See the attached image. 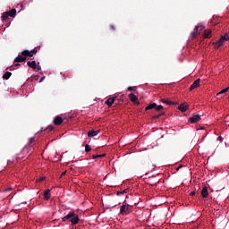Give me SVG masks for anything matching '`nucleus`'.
<instances>
[{
	"instance_id": "nucleus-42",
	"label": "nucleus",
	"mask_w": 229,
	"mask_h": 229,
	"mask_svg": "<svg viewBox=\"0 0 229 229\" xmlns=\"http://www.w3.org/2000/svg\"><path fill=\"white\" fill-rule=\"evenodd\" d=\"M174 104H172V105H178V103H176V102H173Z\"/></svg>"
},
{
	"instance_id": "nucleus-8",
	"label": "nucleus",
	"mask_w": 229,
	"mask_h": 229,
	"mask_svg": "<svg viewBox=\"0 0 229 229\" xmlns=\"http://www.w3.org/2000/svg\"><path fill=\"white\" fill-rule=\"evenodd\" d=\"M62 123H64V119H62L61 116H55V119H54V124L55 126H60V124H62Z\"/></svg>"
},
{
	"instance_id": "nucleus-28",
	"label": "nucleus",
	"mask_w": 229,
	"mask_h": 229,
	"mask_svg": "<svg viewBox=\"0 0 229 229\" xmlns=\"http://www.w3.org/2000/svg\"><path fill=\"white\" fill-rule=\"evenodd\" d=\"M155 110H157V112H160V110H164V106H156Z\"/></svg>"
},
{
	"instance_id": "nucleus-26",
	"label": "nucleus",
	"mask_w": 229,
	"mask_h": 229,
	"mask_svg": "<svg viewBox=\"0 0 229 229\" xmlns=\"http://www.w3.org/2000/svg\"><path fill=\"white\" fill-rule=\"evenodd\" d=\"M8 17H10V14L8 13V12L4 13L2 15V21H6Z\"/></svg>"
},
{
	"instance_id": "nucleus-17",
	"label": "nucleus",
	"mask_w": 229,
	"mask_h": 229,
	"mask_svg": "<svg viewBox=\"0 0 229 229\" xmlns=\"http://www.w3.org/2000/svg\"><path fill=\"white\" fill-rule=\"evenodd\" d=\"M99 133V131H89L88 137H96Z\"/></svg>"
},
{
	"instance_id": "nucleus-30",
	"label": "nucleus",
	"mask_w": 229,
	"mask_h": 229,
	"mask_svg": "<svg viewBox=\"0 0 229 229\" xmlns=\"http://www.w3.org/2000/svg\"><path fill=\"white\" fill-rule=\"evenodd\" d=\"M162 117V114H156L152 117V119H160Z\"/></svg>"
},
{
	"instance_id": "nucleus-11",
	"label": "nucleus",
	"mask_w": 229,
	"mask_h": 229,
	"mask_svg": "<svg viewBox=\"0 0 229 229\" xmlns=\"http://www.w3.org/2000/svg\"><path fill=\"white\" fill-rule=\"evenodd\" d=\"M27 58L24 57V55H18L15 59L14 62L21 64L22 62H26Z\"/></svg>"
},
{
	"instance_id": "nucleus-37",
	"label": "nucleus",
	"mask_w": 229,
	"mask_h": 229,
	"mask_svg": "<svg viewBox=\"0 0 229 229\" xmlns=\"http://www.w3.org/2000/svg\"><path fill=\"white\" fill-rule=\"evenodd\" d=\"M44 80H46V77H42L39 81V83H42V81H44Z\"/></svg>"
},
{
	"instance_id": "nucleus-16",
	"label": "nucleus",
	"mask_w": 229,
	"mask_h": 229,
	"mask_svg": "<svg viewBox=\"0 0 229 229\" xmlns=\"http://www.w3.org/2000/svg\"><path fill=\"white\" fill-rule=\"evenodd\" d=\"M21 55L25 58L27 56H30L31 58L33 56V54H31V52L30 50H24L21 52Z\"/></svg>"
},
{
	"instance_id": "nucleus-27",
	"label": "nucleus",
	"mask_w": 229,
	"mask_h": 229,
	"mask_svg": "<svg viewBox=\"0 0 229 229\" xmlns=\"http://www.w3.org/2000/svg\"><path fill=\"white\" fill-rule=\"evenodd\" d=\"M85 151H86V153H89V151H92V148H90V146L89 144L85 145Z\"/></svg>"
},
{
	"instance_id": "nucleus-23",
	"label": "nucleus",
	"mask_w": 229,
	"mask_h": 229,
	"mask_svg": "<svg viewBox=\"0 0 229 229\" xmlns=\"http://www.w3.org/2000/svg\"><path fill=\"white\" fill-rule=\"evenodd\" d=\"M156 106H157V104H156V103H152V104L148 105V106L145 108V110H153V108H156Z\"/></svg>"
},
{
	"instance_id": "nucleus-22",
	"label": "nucleus",
	"mask_w": 229,
	"mask_h": 229,
	"mask_svg": "<svg viewBox=\"0 0 229 229\" xmlns=\"http://www.w3.org/2000/svg\"><path fill=\"white\" fill-rule=\"evenodd\" d=\"M227 90H229V87H227V88L222 89L220 92H218V93L216 94V98H219V96H221V94H226V91H227Z\"/></svg>"
},
{
	"instance_id": "nucleus-39",
	"label": "nucleus",
	"mask_w": 229,
	"mask_h": 229,
	"mask_svg": "<svg viewBox=\"0 0 229 229\" xmlns=\"http://www.w3.org/2000/svg\"><path fill=\"white\" fill-rule=\"evenodd\" d=\"M21 64L16 63V64H14L15 67H20Z\"/></svg>"
},
{
	"instance_id": "nucleus-29",
	"label": "nucleus",
	"mask_w": 229,
	"mask_h": 229,
	"mask_svg": "<svg viewBox=\"0 0 229 229\" xmlns=\"http://www.w3.org/2000/svg\"><path fill=\"white\" fill-rule=\"evenodd\" d=\"M127 90L129 92H133V90H135V89L133 87L130 86V87L127 88Z\"/></svg>"
},
{
	"instance_id": "nucleus-10",
	"label": "nucleus",
	"mask_w": 229,
	"mask_h": 229,
	"mask_svg": "<svg viewBox=\"0 0 229 229\" xmlns=\"http://www.w3.org/2000/svg\"><path fill=\"white\" fill-rule=\"evenodd\" d=\"M178 110H180V112H182L184 113L186 110H189V105L183 103V104H181L179 106H178Z\"/></svg>"
},
{
	"instance_id": "nucleus-40",
	"label": "nucleus",
	"mask_w": 229,
	"mask_h": 229,
	"mask_svg": "<svg viewBox=\"0 0 229 229\" xmlns=\"http://www.w3.org/2000/svg\"><path fill=\"white\" fill-rule=\"evenodd\" d=\"M67 172H63L62 173V174H61V178H62V176H65V174H66Z\"/></svg>"
},
{
	"instance_id": "nucleus-38",
	"label": "nucleus",
	"mask_w": 229,
	"mask_h": 229,
	"mask_svg": "<svg viewBox=\"0 0 229 229\" xmlns=\"http://www.w3.org/2000/svg\"><path fill=\"white\" fill-rule=\"evenodd\" d=\"M196 194V191H191V193H190V196H194Z\"/></svg>"
},
{
	"instance_id": "nucleus-14",
	"label": "nucleus",
	"mask_w": 229,
	"mask_h": 229,
	"mask_svg": "<svg viewBox=\"0 0 229 229\" xmlns=\"http://www.w3.org/2000/svg\"><path fill=\"white\" fill-rule=\"evenodd\" d=\"M44 198H45L46 201H49V199L51 198V190H46L45 191Z\"/></svg>"
},
{
	"instance_id": "nucleus-15",
	"label": "nucleus",
	"mask_w": 229,
	"mask_h": 229,
	"mask_svg": "<svg viewBox=\"0 0 229 229\" xmlns=\"http://www.w3.org/2000/svg\"><path fill=\"white\" fill-rule=\"evenodd\" d=\"M201 196L202 198L208 197V189L206 186L201 190Z\"/></svg>"
},
{
	"instance_id": "nucleus-33",
	"label": "nucleus",
	"mask_w": 229,
	"mask_h": 229,
	"mask_svg": "<svg viewBox=\"0 0 229 229\" xmlns=\"http://www.w3.org/2000/svg\"><path fill=\"white\" fill-rule=\"evenodd\" d=\"M120 194H126V190L117 192V196H119Z\"/></svg>"
},
{
	"instance_id": "nucleus-3",
	"label": "nucleus",
	"mask_w": 229,
	"mask_h": 229,
	"mask_svg": "<svg viewBox=\"0 0 229 229\" xmlns=\"http://www.w3.org/2000/svg\"><path fill=\"white\" fill-rule=\"evenodd\" d=\"M227 40H229V33H225L216 41V47H221L222 44H225Z\"/></svg>"
},
{
	"instance_id": "nucleus-9",
	"label": "nucleus",
	"mask_w": 229,
	"mask_h": 229,
	"mask_svg": "<svg viewBox=\"0 0 229 229\" xmlns=\"http://www.w3.org/2000/svg\"><path fill=\"white\" fill-rule=\"evenodd\" d=\"M129 99L132 103H138L139 102V98H137V96L135 94H133V93H130L129 94Z\"/></svg>"
},
{
	"instance_id": "nucleus-4",
	"label": "nucleus",
	"mask_w": 229,
	"mask_h": 229,
	"mask_svg": "<svg viewBox=\"0 0 229 229\" xmlns=\"http://www.w3.org/2000/svg\"><path fill=\"white\" fill-rule=\"evenodd\" d=\"M199 121H201V115L199 114H193L189 118V123L191 124H195V123H199Z\"/></svg>"
},
{
	"instance_id": "nucleus-34",
	"label": "nucleus",
	"mask_w": 229,
	"mask_h": 229,
	"mask_svg": "<svg viewBox=\"0 0 229 229\" xmlns=\"http://www.w3.org/2000/svg\"><path fill=\"white\" fill-rule=\"evenodd\" d=\"M30 53H31V55H37V49H32V50L30 51Z\"/></svg>"
},
{
	"instance_id": "nucleus-32",
	"label": "nucleus",
	"mask_w": 229,
	"mask_h": 229,
	"mask_svg": "<svg viewBox=\"0 0 229 229\" xmlns=\"http://www.w3.org/2000/svg\"><path fill=\"white\" fill-rule=\"evenodd\" d=\"M109 28H110L111 31H115V26L110 25Z\"/></svg>"
},
{
	"instance_id": "nucleus-1",
	"label": "nucleus",
	"mask_w": 229,
	"mask_h": 229,
	"mask_svg": "<svg viewBox=\"0 0 229 229\" xmlns=\"http://www.w3.org/2000/svg\"><path fill=\"white\" fill-rule=\"evenodd\" d=\"M62 220L64 222L70 220L72 225L74 226V225H78V223H80V216H78V215H76V213H74L73 211H71L68 213V215L64 216Z\"/></svg>"
},
{
	"instance_id": "nucleus-6",
	"label": "nucleus",
	"mask_w": 229,
	"mask_h": 229,
	"mask_svg": "<svg viewBox=\"0 0 229 229\" xmlns=\"http://www.w3.org/2000/svg\"><path fill=\"white\" fill-rule=\"evenodd\" d=\"M199 28L200 30H203L204 27L199 25L195 26L194 30L191 34V38H196V37H198V30H199Z\"/></svg>"
},
{
	"instance_id": "nucleus-5",
	"label": "nucleus",
	"mask_w": 229,
	"mask_h": 229,
	"mask_svg": "<svg viewBox=\"0 0 229 229\" xmlns=\"http://www.w3.org/2000/svg\"><path fill=\"white\" fill-rule=\"evenodd\" d=\"M27 65H28V67H30V69H33L34 71L35 70L40 71L39 66L37 67V62H35V61L27 62Z\"/></svg>"
},
{
	"instance_id": "nucleus-20",
	"label": "nucleus",
	"mask_w": 229,
	"mask_h": 229,
	"mask_svg": "<svg viewBox=\"0 0 229 229\" xmlns=\"http://www.w3.org/2000/svg\"><path fill=\"white\" fill-rule=\"evenodd\" d=\"M53 130H55V126L48 125L46 129L42 128L41 131H53Z\"/></svg>"
},
{
	"instance_id": "nucleus-19",
	"label": "nucleus",
	"mask_w": 229,
	"mask_h": 229,
	"mask_svg": "<svg viewBox=\"0 0 229 229\" xmlns=\"http://www.w3.org/2000/svg\"><path fill=\"white\" fill-rule=\"evenodd\" d=\"M210 35H212V30H206L204 31V38H210Z\"/></svg>"
},
{
	"instance_id": "nucleus-21",
	"label": "nucleus",
	"mask_w": 229,
	"mask_h": 229,
	"mask_svg": "<svg viewBox=\"0 0 229 229\" xmlns=\"http://www.w3.org/2000/svg\"><path fill=\"white\" fill-rule=\"evenodd\" d=\"M12 76V72H6L4 76H3V79L4 80H10V77Z\"/></svg>"
},
{
	"instance_id": "nucleus-18",
	"label": "nucleus",
	"mask_w": 229,
	"mask_h": 229,
	"mask_svg": "<svg viewBox=\"0 0 229 229\" xmlns=\"http://www.w3.org/2000/svg\"><path fill=\"white\" fill-rule=\"evenodd\" d=\"M7 13H9V17H15V15H17V10L12 9L11 11H8Z\"/></svg>"
},
{
	"instance_id": "nucleus-12",
	"label": "nucleus",
	"mask_w": 229,
	"mask_h": 229,
	"mask_svg": "<svg viewBox=\"0 0 229 229\" xmlns=\"http://www.w3.org/2000/svg\"><path fill=\"white\" fill-rule=\"evenodd\" d=\"M116 98L113 97V98H109L106 101V105H107V106H112L115 101Z\"/></svg>"
},
{
	"instance_id": "nucleus-13",
	"label": "nucleus",
	"mask_w": 229,
	"mask_h": 229,
	"mask_svg": "<svg viewBox=\"0 0 229 229\" xmlns=\"http://www.w3.org/2000/svg\"><path fill=\"white\" fill-rule=\"evenodd\" d=\"M33 142H35V137L30 138L29 143L26 145L25 149L33 148Z\"/></svg>"
},
{
	"instance_id": "nucleus-36",
	"label": "nucleus",
	"mask_w": 229,
	"mask_h": 229,
	"mask_svg": "<svg viewBox=\"0 0 229 229\" xmlns=\"http://www.w3.org/2000/svg\"><path fill=\"white\" fill-rule=\"evenodd\" d=\"M217 140H220V142H223V137L219 136V137L217 138Z\"/></svg>"
},
{
	"instance_id": "nucleus-31",
	"label": "nucleus",
	"mask_w": 229,
	"mask_h": 229,
	"mask_svg": "<svg viewBox=\"0 0 229 229\" xmlns=\"http://www.w3.org/2000/svg\"><path fill=\"white\" fill-rule=\"evenodd\" d=\"M10 191H13V188H7L4 191V192H10Z\"/></svg>"
},
{
	"instance_id": "nucleus-25",
	"label": "nucleus",
	"mask_w": 229,
	"mask_h": 229,
	"mask_svg": "<svg viewBox=\"0 0 229 229\" xmlns=\"http://www.w3.org/2000/svg\"><path fill=\"white\" fill-rule=\"evenodd\" d=\"M106 154H101V155H93L92 158L93 160H96V158H103V157H106Z\"/></svg>"
},
{
	"instance_id": "nucleus-24",
	"label": "nucleus",
	"mask_w": 229,
	"mask_h": 229,
	"mask_svg": "<svg viewBox=\"0 0 229 229\" xmlns=\"http://www.w3.org/2000/svg\"><path fill=\"white\" fill-rule=\"evenodd\" d=\"M161 102L168 106L174 105L173 101L166 100L165 98H162Z\"/></svg>"
},
{
	"instance_id": "nucleus-35",
	"label": "nucleus",
	"mask_w": 229,
	"mask_h": 229,
	"mask_svg": "<svg viewBox=\"0 0 229 229\" xmlns=\"http://www.w3.org/2000/svg\"><path fill=\"white\" fill-rule=\"evenodd\" d=\"M44 180H46V177H40L39 179H38V182H44Z\"/></svg>"
},
{
	"instance_id": "nucleus-41",
	"label": "nucleus",
	"mask_w": 229,
	"mask_h": 229,
	"mask_svg": "<svg viewBox=\"0 0 229 229\" xmlns=\"http://www.w3.org/2000/svg\"><path fill=\"white\" fill-rule=\"evenodd\" d=\"M159 115H165V113L159 114Z\"/></svg>"
},
{
	"instance_id": "nucleus-7",
	"label": "nucleus",
	"mask_w": 229,
	"mask_h": 229,
	"mask_svg": "<svg viewBox=\"0 0 229 229\" xmlns=\"http://www.w3.org/2000/svg\"><path fill=\"white\" fill-rule=\"evenodd\" d=\"M201 81V79H197L190 87V90L192 91L194 89H198L199 87V82Z\"/></svg>"
},
{
	"instance_id": "nucleus-2",
	"label": "nucleus",
	"mask_w": 229,
	"mask_h": 229,
	"mask_svg": "<svg viewBox=\"0 0 229 229\" xmlns=\"http://www.w3.org/2000/svg\"><path fill=\"white\" fill-rule=\"evenodd\" d=\"M131 212V208H130V205L125 204L121 206L120 208V214L122 216H128Z\"/></svg>"
}]
</instances>
